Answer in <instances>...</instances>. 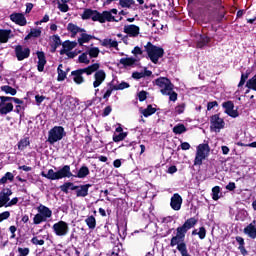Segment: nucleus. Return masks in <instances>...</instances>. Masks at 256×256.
<instances>
[{"instance_id":"obj_23","label":"nucleus","mask_w":256,"mask_h":256,"mask_svg":"<svg viewBox=\"0 0 256 256\" xmlns=\"http://www.w3.org/2000/svg\"><path fill=\"white\" fill-rule=\"evenodd\" d=\"M102 46L103 47H108L111 49V47H113L114 49H117V47H119V43L115 40L112 39H104L102 41Z\"/></svg>"},{"instance_id":"obj_54","label":"nucleus","mask_w":256,"mask_h":256,"mask_svg":"<svg viewBox=\"0 0 256 256\" xmlns=\"http://www.w3.org/2000/svg\"><path fill=\"white\" fill-rule=\"evenodd\" d=\"M199 238L204 239L207 235V230H205V227H201L198 232Z\"/></svg>"},{"instance_id":"obj_43","label":"nucleus","mask_w":256,"mask_h":256,"mask_svg":"<svg viewBox=\"0 0 256 256\" xmlns=\"http://www.w3.org/2000/svg\"><path fill=\"white\" fill-rule=\"evenodd\" d=\"M113 89H115V91H122L123 89H129V83L122 82L119 85H113Z\"/></svg>"},{"instance_id":"obj_5","label":"nucleus","mask_w":256,"mask_h":256,"mask_svg":"<svg viewBox=\"0 0 256 256\" xmlns=\"http://www.w3.org/2000/svg\"><path fill=\"white\" fill-rule=\"evenodd\" d=\"M38 213L34 216L33 222L34 225H40V223H45L47 219H51L53 215V211L49 209V207L40 204V206L37 207Z\"/></svg>"},{"instance_id":"obj_44","label":"nucleus","mask_w":256,"mask_h":256,"mask_svg":"<svg viewBox=\"0 0 256 256\" xmlns=\"http://www.w3.org/2000/svg\"><path fill=\"white\" fill-rule=\"evenodd\" d=\"M125 137H127V133L121 132L120 134L113 136V141L115 143H119V141H123L125 139Z\"/></svg>"},{"instance_id":"obj_63","label":"nucleus","mask_w":256,"mask_h":256,"mask_svg":"<svg viewBox=\"0 0 256 256\" xmlns=\"http://www.w3.org/2000/svg\"><path fill=\"white\" fill-rule=\"evenodd\" d=\"M217 101H212V102H209L208 105H207V109L208 111H211V109H213V107H217Z\"/></svg>"},{"instance_id":"obj_2","label":"nucleus","mask_w":256,"mask_h":256,"mask_svg":"<svg viewBox=\"0 0 256 256\" xmlns=\"http://www.w3.org/2000/svg\"><path fill=\"white\" fill-rule=\"evenodd\" d=\"M101 67L99 63H94L86 68L78 69L71 72V75L73 77V81L77 85H81V83H85V78H83V74L86 73V75H93L95 71H97Z\"/></svg>"},{"instance_id":"obj_48","label":"nucleus","mask_w":256,"mask_h":256,"mask_svg":"<svg viewBox=\"0 0 256 256\" xmlns=\"http://www.w3.org/2000/svg\"><path fill=\"white\" fill-rule=\"evenodd\" d=\"M79 63H84L85 65H89L90 60L87 57V53H83L82 55L79 56Z\"/></svg>"},{"instance_id":"obj_12","label":"nucleus","mask_w":256,"mask_h":256,"mask_svg":"<svg viewBox=\"0 0 256 256\" xmlns=\"http://www.w3.org/2000/svg\"><path fill=\"white\" fill-rule=\"evenodd\" d=\"M105 79H107V74L103 70H96L94 74V82L93 87L94 89H97V87H101L103 83L105 82Z\"/></svg>"},{"instance_id":"obj_24","label":"nucleus","mask_w":256,"mask_h":256,"mask_svg":"<svg viewBox=\"0 0 256 256\" xmlns=\"http://www.w3.org/2000/svg\"><path fill=\"white\" fill-rule=\"evenodd\" d=\"M62 46L63 50L61 52L72 51V49H75L77 47V42L66 41L63 43Z\"/></svg>"},{"instance_id":"obj_31","label":"nucleus","mask_w":256,"mask_h":256,"mask_svg":"<svg viewBox=\"0 0 256 256\" xmlns=\"http://www.w3.org/2000/svg\"><path fill=\"white\" fill-rule=\"evenodd\" d=\"M135 61H137L135 58H121L120 64L125 67H131V65H134Z\"/></svg>"},{"instance_id":"obj_6","label":"nucleus","mask_w":256,"mask_h":256,"mask_svg":"<svg viewBox=\"0 0 256 256\" xmlns=\"http://www.w3.org/2000/svg\"><path fill=\"white\" fill-rule=\"evenodd\" d=\"M65 137V128L62 126H55L48 133V141L51 145L57 143V141H61Z\"/></svg>"},{"instance_id":"obj_16","label":"nucleus","mask_w":256,"mask_h":256,"mask_svg":"<svg viewBox=\"0 0 256 256\" xmlns=\"http://www.w3.org/2000/svg\"><path fill=\"white\" fill-rule=\"evenodd\" d=\"M11 21L16 23V25H21V27L27 25V19H25V15L22 13H13L10 15Z\"/></svg>"},{"instance_id":"obj_1","label":"nucleus","mask_w":256,"mask_h":256,"mask_svg":"<svg viewBox=\"0 0 256 256\" xmlns=\"http://www.w3.org/2000/svg\"><path fill=\"white\" fill-rule=\"evenodd\" d=\"M82 19H92V21H99V23H105V21H115V17L111 12L104 11L99 13L97 10L87 9L82 15Z\"/></svg>"},{"instance_id":"obj_35","label":"nucleus","mask_w":256,"mask_h":256,"mask_svg":"<svg viewBox=\"0 0 256 256\" xmlns=\"http://www.w3.org/2000/svg\"><path fill=\"white\" fill-rule=\"evenodd\" d=\"M177 249L182 256H190L189 253L187 252V245L184 242L178 244Z\"/></svg>"},{"instance_id":"obj_20","label":"nucleus","mask_w":256,"mask_h":256,"mask_svg":"<svg viewBox=\"0 0 256 256\" xmlns=\"http://www.w3.org/2000/svg\"><path fill=\"white\" fill-rule=\"evenodd\" d=\"M245 235H248L251 239H256V227H255V221L250 223L245 229H244Z\"/></svg>"},{"instance_id":"obj_21","label":"nucleus","mask_w":256,"mask_h":256,"mask_svg":"<svg viewBox=\"0 0 256 256\" xmlns=\"http://www.w3.org/2000/svg\"><path fill=\"white\" fill-rule=\"evenodd\" d=\"M209 41H211V38L206 35H200L197 41V48L203 49V47L209 45Z\"/></svg>"},{"instance_id":"obj_38","label":"nucleus","mask_w":256,"mask_h":256,"mask_svg":"<svg viewBox=\"0 0 256 256\" xmlns=\"http://www.w3.org/2000/svg\"><path fill=\"white\" fill-rule=\"evenodd\" d=\"M185 131H187V128H185V125L183 124L176 125L173 128V133H175L176 135H181V133H185Z\"/></svg>"},{"instance_id":"obj_59","label":"nucleus","mask_w":256,"mask_h":256,"mask_svg":"<svg viewBox=\"0 0 256 256\" xmlns=\"http://www.w3.org/2000/svg\"><path fill=\"white\" fill-rule=\"evenodd\" d=\"M18 253H20L21 256H27L29 255V248H18Z\"/></svg>"},{"instance_id":"obj_29","label":"nucleus","mask_w":256,"mask_h":256,"mask_svg":"<svg viewBox=\"0 0 256 256\" xmlns=\"http://www.w3.org/2000/svg\"><path fill=\"white\" fill-rule=\"evenodd\" d=\"M157 111V109L153 108V106L148 105L146 109H142L141 113L144 117H151Z\"/></svg>"},{"instance_id":"obj_51","label":"nucleus","mask_w":256,"mask_h":256,"mask_svg":"<svg viewBox=\"0 0 256 256\" xmlns=\"http://www.w3.org/2000/svg\"><path fill=\"white\" fill-rule=\"evenodd\" d=\"M52 41L54 43V47H59V45H61V38L58 35H54L52 37Z\"/></svg>"},{"instance_id":"obj_52","label":"nucleus","mask_w":256,"mask_h":256,"mask_svg":"<svg viewBox=\"0 0 256 256\" xmlns=\"http://www.w3.org/2000/svg\"><path fill=\"white\" fill-rule=\"evenodd\" d=\"M31 242L33 243V245H45V240L37 238V237H33Z\"/></svg>"},{"instance_id":"obj_25","label":"nucleus","mask_w":256,"mask_h":256,"mask_svg":"<svg viewBox=\"0 0 256 256\" xmlns=\"http://www.w3.org/2000/svg\"><path fill=\"white\" fill-rule=\"evenodd\" d=\"M10 35H11V31L0 30V43H7V41H9Z\"/></svg>"},{"instance_id":"obj_7","label":"nucleus","mask_w":256,"mask_h":256,"mask_svg":"<svg viewBox=\"0 0 256 256\" xmlns=\"http://www.w3.org/2000/svg\"><path fill=\"white\" fill-rule=\"evenodd\" d=\"M155 83L157 87H159L160 93H162V95H169L171 91H173V83H171L169 78L160 77L155 80Z\"/></svg>"},{"instance_id":"obj_46","label":"nucleus","mask_w":256,"mask_h":256,"mask_svg":"<svg viewBox=\"0 0 256 256\" xmlns=\"http://www.w3.org/2000/svg\"><path fill=\"white\" fill-rule=\"evenodd\" d=\"M187 231H189V229L183 224L181 227L177 228V235H180L185 239V233H187Z\"/></svg>"},{"instance_id":"obj_14","label":"nucleus","mask_w":256,"mask_h":256,"mask_svg":"<svg viewBox=\"0 0 256 256\" xmlns=\"http://www.w3.org/2000/svg\"><path fill=\"white\" fill-rule=\"evenodd\" d=\"M15 53L18 61H23V59H27L29 55H31V50L29 48H23V46L19 45L16 46Z\"/></svg>"},{"instance_id":"obj_33","label":"nucleus","mask_w":256,"mask_h":256,"mask_svg":"<svg viewBox=\"0 0 256 256\" xmlns=\"http://www.w3.org/2000/svg\"><path fill=\"white\" fill-rule=\"evenodd\" d=\"M67 30L70 31V33H72L73 35L83 31V30H81V28H79L77 25H75L73 23H69L67 25Z\"/></svg>"},{"instance_id":"obj_61","label":"nucleus","mask_w":256,"mask_h":256,"mask_svg":"<svg viewBox=\"0 0 256 256\" xmlns=\"http://www.w3.org/2000/svg\"><path fill=\"white\" fill-rule=\"evenodd\" d=\"M138 98H139V101H145V99H147V92L145 91L139 92Z\"/></svg>"},{"instance_id":"obj_49","label":"nucleus","mask_w":256,"mask_h":256,"mask_svg":"<svg viewBox=\"0 0 256 256\" xmlns=\"http://www.w3.org/2000/svg\"><path fill=\"white\" fill-rule=\"evenodd\" d=\"M109 87L110 88L103 95V99H109V97H111V93H113V91H115V88H113V84L109 83Z\"/></svg>"},{"instance_id":"obj_40","label":"nucleus","mask_w":256,"mask_h":256,"mask_svg":"<svg viewBox=\"0 0 256 256\" xmlns=\"http://www.w3.org/2000/svg\"><path fill=\"white\" fill-rule=\"evenodd\" d=\"M246 87L256 91V75L247 81Z\"/></svg>"},{"instance_id":"obj_10","label":"nucleus","mask_w":256,"mask_h":256,"mask_svg":"<svg viewBox=\"0 0 256 256\" xmlns=\"http://www.w3.org/2000/svg\"><path fill=\"white\" fill-rule=\"evenodd\" d=\"M52 229L58 237H65L69 233V224L65 221H59L52 226Z\"/></svg>"},{"instance_id":"obj_34","label":"nucleus","mask_w":256,"mask_h":256,"mask_svg":"<svg viewBox=\"0 0 256 256\" xmlns=\"http://www.w3.org/2000/svg\"><path fill=\"white\" fill-rule=\"evenodd\" d=\"M77 103V99L73 98V97H68L65 101V105L66 107H68L69 109H75L76 104Z\"/></svg>"},{"instance_id":"obj_50","label":"nucleus","mask_w":256,"mask_h":256,"mask_svg":"<svg viewBox=\"0 0 256 256\" xmlns=\"http://www.w3.org/2000/svg\"><path fill=\"white\" fill-rule=\"evenodd\" d=\"M73 187V183L71 182H67L64 185L60 186L61 191H63V193H69V189Z\"/></svg>"},{"instance_id":"obj_9","label":"nucleus","mask_w":256,"mask_h":256,"mask_svg":"<svg viewBox=\"0 0 256 256\" xmlns=\"http://www.w3.org/2000/svg\"><path fill=\"white\" fill-rule=\"evenodd\" d=\"M13 111V102L9 96H0V115H8Z\"/></svg>"},{"instance_id":"obj_11","label":"nucleus","mask_w":256,"mask_h":256,"mask_svg":"<svg viewBox=\"0 0 256 256\" xmlns=\"http://www.w3.org/2000/svg\"><path fill=\"white\" fill-rule=\"evenodd\" d=\"M210 124L211 130L215 131L216 133H219V131L225 127V121L217 114L210 118Z\"/></svg>"},{"instance_id":"obj_45","label":"nucleus","mask_w":256,"mask_h":256,"mask_svg":"<svg viewBox=\"0 0 256 256\" xmlns=\"http://www.w3.org/2000/svg\"><path fill=\"white\" fill-rule=\"evenodd\" d=\"M40 36H41L40 29H32L30 33L26 36V39H29L30 37H40Z\"/></svg>"},{"instance_id":"obj_30","label":"nucleus","mask_w":256,"mask_h":256,"mask_svg":"<svg viewBox=\"0 0 256 256\" xmlns=\"http://www.w3.org/2000/svg\"><path fill=\"white\" fill-rule=\"evenodd\" d=\"M86 225L89 227V229H95L97 227V220H95L94 216H89L85 219Z\"/></svg>"},{"instance_id":"obj_22","label":"nucleus","mask_w":256,"mask_h":256,"mask_svg":"<svg viewBox=\"0 0 256 256\" xmlns=\"http://www.w3.org/2000/svg\"><path fill=\"white\" fill-rule=\"evenodd\" d=\"M89 187H91V184L80 186L77 189V197H87L89 195Z\"/></svg>"},{"instance_id":"obj_4","label":"nucleus","mask_w":256,"mask_h":256,"mask_svg":"<svg viewBox=\"0 0 256 256\" xmlns=\"http://www.w3.org/2000/svg\"><path fill=\"white\" fill-rule=\"evenodd\" d=\"M145 51L147 52L150 61L155 64L159 63V59H161V57H163V55L165 54L163 48L152 45L151 42L147 43V45L145 46Z\"/></svg>"},{"instance_id":"obj_26","label":"nucleus","mask_w":256,"mask_h":256,"mask_svg":"<svg viewBox=\"0 0 256 256\" xmlns=\"http://www.w3.org/2000/svg\"><path fill=\"white\" fill-rule=\"evenodd\" d=\"M184 239L185 238L183 236H180L179 234H177L171 239V242H170L171 247H175V245H177L178 247L179 245H181V243H183Z\"/></svg>"},{"instance_id":"obj_53","label":"nucleus","mask_w":256,"mask_h":256,"mask_svg":"<svg viewBox=\"0 0 256 256\" xmlns=\"http://www.w3.org/2000/svg\"><path fill=\"white\" fill-rule=\"evenodd\" d=\"M90 57H98L99 56V48H91L89 50Z\"/></svg>"},{"instance_id":"obj_37","label":"nucleus","mask_w":256,"mask_h":256,"mask_svg":"<svg viewBox=\"0 0 256 256\" xmlns=\"http://www.w3.org/2000/svg\"><path fill=\"white\" fill-rule=\"evenodd\" d=\"M121 7H126L127 9H131L135 6L134 0H120Z\"/></svg>"},{"instance_id":"obj_32","label":"nucleus","mask_w":256,"mask_h":256,"mask_svg":"<svg viewBox=\"0 0 256 256\" xmlns=\"http://www.w3.org/2000/svg\"><path fill=\"white\" fill-rule=\"evenodd\" d=\"M91 39H93V36L88 35L86 33H82L81 37L78 39V43H79V45H83V43H89V41H91Z\"/></svg>"},{"instance_id":"obj_8","label":"nucleus","mask_w":256,"mask_h":256,"mask_svg":"<svg viewBox=\"0 0 256 256\" xmlns=\"http://www.w3.org/2000/svg\"><path fill=\"white\" fill-rule=\"evenodd\" d=\"M208 155H209V145L208 144H200L197 147L194 165H203V161H205V159H207Z\"/></svg>"},{"instance_id":"obj_36","label":"nucleus","mask_w":256,"mask_h":256,"mask_svg":"<svg viewBox=\"0 0 256 256\" xmlns=\"http://www.w3.org/2000/svg\"><path fill=\"white\" fill-rule=\"evenodd\" d=\"M88 175H89V168H87V166H83L78 171L77 177H79V179H83V178H85Z\"/></svg>"},{"instance_id":"obj_58","label":"nucleus","mask_w":256,"mask_h":256,"mask_svg":"<svg viewBox=\"0 0 256 256\" xmlns=\"http://www.w3.org/2000/svg\"><path fill=\"white\" fill-rule=\"evenodd\" d=\"M180 147L182 151H189L191 149V144L188 142H183Z\"/></svg>"},{"instance_id":"obj_55","label":"nucleus","mask_w":256,"mask_h":256,"mask_svg":"<svg viewBox=\"0 0 256 256\" xmlns=\"http://www.w3.org/2000/svg\"><path fill=\"white\" fill-rule=\"evenodd\" d=\"M133 79H143V77H145V73L144 72H134L132 74Z\"/></svg>"},{"instance_id":"obj_47","label":"nucleus","mask_w":256,"mask_h":256,"mask_svg":"<svg viewBox=\"0 0 256 256\" xmlns=\"http://www.w3.org/2000/svg\"><path fill=\"white\" fill-rule=\"evenodd\" d=\"M58 9L62 12V13H67V11H69V5H67V3L65 2H58Z\"/></svg>"},{"instance_id":"obj_56","label":"nucleus","mask_w":256,"mask_h":256,"mask_svg":"<svg viewBox=\"0 0 256 256\" xmlns=\"http://www.w3.org/2000/svg\"><path fill=\"white\" fill-rule=\"evenodd\" d=\"M132 54L135 55V57H137V55H143V50H141V48L139 46H136L132 50Z\"/></svg>"},{"instance_id":"obj_42","label":"nucleus","mask_w":256,"mask_h":256,"mask_svg":"<svg viewBox=\"0 0 256 256\" xmlns=\"http://www.w3.org/2000/svg\"><path fill=\"white\" fill-rule=\"evenodd\" d=\"M197 225V220L195 218H190L184 223V227H187V229H191V227H195Z\"/></svg>"},{"instance_id":"obj_60","label":"nucleus","mask_w":256,"mask_h":256,"mask_svg":"<svg viewBox=\"0 0 256 256\" xmlns=\"http://www.w3.org/2000/svg\"><path fill=\"white\" fill-rule=\"evenodd\" d=\"M164 95H169L170 101H177V94L173 90L170 91L169 94H164Z\"/></svg>"},{"instance_id":"obj_18","label":"nucleus","mask_w":256,"mask_h":256,"mask_svg":"<svg viewBox=\"0 0 256 256\" xmlns=\"http://www.w3.org/2000/svg\"><path fill=\"white\" fill-rule=\"evenodd\" d=\"M140 28L137 25H126L124 26V33H127L130 37H138Z\"/></svg>"},{"instance_id":"obj_17","label":"nucleus","mask_w":256,"mask_h":256,"mask_svg":"<svg viewBox=\"0 0 256 256\" xmlns=\"http://www.w3.org/2000/svg\"><path fill=\"white\" fill-rule=\"evenodd\" d=\"M223 107L225 109V113H227V115H229L230 117H239V112L234 109L235 105H233V102H224Z\"/></svg>"},{"instance_id":"obj_19","label":"nucleus","mask_w":256,"mask_h":256,"mask_svg":"<svg viewBox=\"0 0 256 256\" xmlns=\"http://www.w3.org/2000/svg\"><path fill=\"white\" fill-rule=\"evenodd\" d=\"M38 57V71L42 73L45 69V65H47V60L45 59V53L37 52Z\"/></svg>"},{"instance_id":"obj_41","label":"nucleus","mask_w":256,"mask_h":256,"mask_svg":"<svg viewBox=\"0 0 256 256\" xmlns=\"http://www.w3.org/2000/svg\"><path fill=\"white\" fill-rule=\"evenodd\" d=\"M29 145H30L29 138H24L20 140V142L18 143V149L23 151V149H25V147H29Z\"/></svg>"},{"instance_id":"obj_57","label":"nucleus","mask_w":256,"mask_h":256,"mask_svg":"<svg viewBox=\"0 0 256 256\" xmlns=\"http://www.w3.org/2000/svg\"><path fill=\"white\" fill-rule=\"evenodd\" d=\"M11 213H9V211H5L3 213L0 214V223L1 221H5V219H9Z\"/></svg>"},{"instance_id":"obj_28","label":"nucleus","mask_w":256,"mask_h":256,"mask_svg":"<svg viewBox=\"0 0 256 256\" xmlns=\"http://www.w3.org/2000/svg\"><path fill=\"white\" fill-rule=\"evenodd\" d=\"M1 91L6 93V95H12V96L17 95V90L11 86H7V85L1 86Z\"/></svg>"},{"instance_id":"obj_3","label":"nucleus","mask_w":256,"mask_h":256,"mask_svg":"<svg viewBox=\"0 0 256 256\" xmlns=\"http://www.w3.org/2000/svg\"><path fill=\"white\" fill-rule=\"evenodd\" d=\"M42 177L49 179L50 181H57L59 179H63L65 177H73V173H71V167L69 165H65L62 169L55 172L54 169L48 170L47 173L41 172Z\"/></svg>"},{"instance_id":"obj_39","label":"nucleus","mask_w":256,"mask_h":256,"mask_svg":"<svg viewBox=\"0 0 256 256\" xmlns=\"http://www.w3.org/2000/svg\"><path fill=\"white\" fill-rule=\"evenodd\" d=\"M219 193H221V188L219 186H215L214 188H212V199L214 201H219Z\"/></svg>"},{"instance_id":"obj_64","label":"nucleus","mask_w":256,"mask_h":256,"mask_svg":"<svg viewBox=\"0 0 256 256\" xmlns=\"http://www.w3.org/2000/svg\"><path fill=\"white\" fill-rule=\"evenodd\" d=\"M226 189L228 191H234L235 190V182H230L227 186Z\"/></svg>"},{"instance_id":"obj_27","label":"nucleus","mask_w":256,"mask_h":256,"mask_svg":"<svg viewBox=\"0 0 256 256\" xmlns=\"http://www.w3.org/2000/svg\"><path fill=\"white\" fill-rule=\"evenodd\" d=\"M58 81H65L67 78V72L63 71V64H59L57 68Z\"/></svg>"},{"instance_id":"obj_13","label":"nucleus","mask_w":256,"mask_h":256,"mask_svg":"<svg viewBox=\"0 0 256 256\" xmlns=\"http://www.w3.org/2000/svg\"><path fill=\"white\" fill-rule=\"evenodd\" d=\"M13 195V191L9 188H5L0 192V207H7L10 198Z\"/></svg>"},{"instance_id":"obj_15","label":"nucleus","mask_w":256,"mask_h":256,"mask_svg":"<svg viewBox=\"0 0 256 256\" xmlns=\"http://www.w3.org/2000/svg\"><path fill=\"white\" fill-rule=\"evenodd\" d=\"M181 205H183V198L179 194H174L171 197L170 206L174 211H179L181 209Z\"/></svg>"},{"instance_id":"obj_62","label":"nucleus","mask_w":256,"mask_h":256,"mask_svg":"<svg viewBox=\"0 0 256 256\" xmlns=\"http://www.w3.org/2000/svg\"><path fill=\"white\" fill-rule=\"evenodd\" d=\"M18 202H19V198H13L11 201H8V204H6V207L17 205Z\"/></svg>"}]
</instances>
